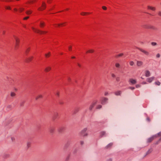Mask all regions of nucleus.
Returning <instances> with one entry per match:
<instances>
[{
	"instance_id": "obj_1",
	"label": "nucleus",
	"mask_w": 161,
	"mask_h": 161,
	"mask_svg": "<svg viewBox=\"0 0 161 161\" xmlns=\"http://www.w3.org/2000/svg\"><path fill=\"white\" fill-rule=\"evenodd\" d=\"M160 136H161V132H160L159 133H158L157 135H156L155 136H153L152 137L148 138L147 140V141L148 142H150L152 141L154 139L158 137H160ZM161 140V137L159 139V141H160Z\"/></svg>"
},
{
	"instance_id": "obj_2",
	"label": "nucleus",
	"mask_w": 161,
	"mask_h": 161,
	"mask_svg": "<svg viewBox=\"0 0 161 161\" xmlns=\"http://www.w3.org/2000/svg\"><path fill=\"white\" fill-rule=\"evenodd\" d=\"M31 28L34 32L41 34H44L47 33V32L46 31H41L39 30H37L33 27H32Z\"/></svg>"
},
{
	"instance_id": "obj_3",
	"label": "nucleus",
	"mask_w": 161,
	"mask_h": 161,
	"mask_svg": "<svg viewBox=\"0 0 161 161\" xmlns=\"http://www.w3.org/2000/svg\"><path fill=\"white\" fill-rule=\"evenodd\" d=\"M46 8V4L44 2H42V4L41 7L38 8V10L39 11H42L45 10Z\"/></svg>"
},
{
	"instance_id": "obj_4",
	"label": "nucleus",
	"mask_w": 161,
	"mask_h": 161,
	"mask_svg": "<svg viewBox=\"0 0 161 161\" xmlns=\"http://www.w3.org/2000/svg\"><path fill=\"white\" fill-rule=\"evenodd\" d=\"M14 39L15 40V48L17 49L19 46L20 40L16 36H14Z\"/></svg>"
},
{
	"instance_id": "obj_5",
	"label": "nucleus",
	"mask_w": 161,
	"mask_h": 161,
	"mask_svg": "<svg viewBox=\"0 0 161 161\" xmlns=\"http://www.w3.org/2000/svg\"><path fill=\"white\" fill-rule=\"evenodd\" d=\"M97 100H95L92 102V103L89 107V109L90 110H92V108L97 103Z\"/></svg>"
},
{
	"instance_id": "obj_6",
	"label": "nucleus",
	"mask_w": 161,
	"mask_h": 161,
	"mask_svg": "<svg viewBox=\"0 0 161 161\" xmlns=\"http://www.w3.org/2000/svg\"><path fill=\"white\" fill-rule=\"evenodd\" d=\"M108 100L107 98L102 97L100 99V101L102 104H104L107 102Z\"/></svg>"
},
{
	"instance_id": "obj_7",
	"label": "nucleus",
	"mask_w": 161,
	"mask_h": 161,
	"mask_svg": "<svg viewBox=\"0 0 161 161\" xmlns=\"http://www.w3.org/2000/svg\"><path fill=\"white\" fill-rule=\"evenodd\" d=\"M137 49L138 50H139L141 52L143 53H144L145 55L147 56H148L149 54V53L148 51L142 48H138Z\"/></svg>"
},
{
	"instance_id": "obj_8",
	"label": "nucleus",
	"mask_w": 161,
	"mask_h": 161,
	"mask_svg": "<svg viewBox=\"0 0 161 161\" xmlns=\"http://www.w3.org/2000/svg\"><path fill=\"white\" fill-rule=\"evenodd\" d=\"M66 22H64L59 24H54L53 25L54 27H62L65 25Z\"/></svg>"
},
{
	"instance_id": "obj_9",
	"label": "nucleus",
	"mask_w": 161,
	"mask_h": 161,
	"mask_svg": "<svg viewBox=\"0 0 161 161\" xmlns=\"http://www.w3.org/2000/svg\"><path fill=\"white\" fill-rule=\"evenodd\" d=\"M147 9L148 10H151L153 11H155L156 10L155 7L152 6L148 5L147 6Z\"/></svg>"
},
{
	"instance_id": "obj_10",
	"label": "nucleus",
	"mask_w": 161,
	"mask_h": 161,
	"mask_svg": "<svg viewBox=\"0 0 161 161\" xmlns=\"http://www.w3.org/2000/svg\"><path fill=\"white\" fill-rule=\"evenodd\" d=\"M87 130V129L86 128H84L80 133V135L82 136H85L87 135V133H86V131Z\"/></svg>"
},
{
	"instance_id": "obj_11",
	"label": "nucleus",
	"mask_w": 161,
	"mask_h": 161,
	"mask_svg": "<svg viewBox=\"0 0 161 161\" xmlns=\"http://www.w3.org/2000/svg\"><path fill=\"white\" fill-rule=\"evenodd\" d=\"M55 127L54 126H52L50 127L49 131L50 133H53L55 130Z\"/></svg>"
},
{
	"instance_id": "obj_12",
	"label": "nucleus",
	"mask_w": 161,
	"mask_h": 161,
	"mask_svg": "<svg viewBox=\"0 0 161 161\" xmlns=\"http://www.w3.org/2000/svg\"><path fill=\"white\" fill-rule=\"evenodd\" d=\"M129 82L132 84H134L136 83V80H134L132 78L130 79Z\"/></svg>"
},
{
	"instance_id": "obj_13",
	"label": "nucleus",
	"mask_w": 161,
	"mask_h": 161,
	"mask_svg": "<svg viewBox=\"0 0 161 161\" xmlns=\"http://www.w3.org/2000/svg\"><path fill=\"white\" fill-rule=\"evenodd\" d=\"M143 62L141 61H137L136 65L138 67H140L142 66L143 65Z\"/></svg>"
},
{
	"instance_id": "obj_14",
	"label": "nucleus",
	"mask_w": 161,
	"mask_h": 161,
	"mask_svg": "<svg viewBox=\"0 0 161 161\" xmlns=\"http://www.w3.org/2000/svg\"><path fill=\"white\" fill-rule=\"evenodd\" d=\"M65 129V128L64 127H61L58 129V131L59 132H62Z\"/></svg>"
},
{
	"instance_id": "obj_15",
	"label": "nucleus",
	"mask_w": 161,
	"mask_h": 161,
	"mask_svg": "<svg viewBox=\"0 0 161 161\" xmlns=\"http://www.w3.org/2000/svg\"><path fill=\"white\" fill-rule=\"evenodd\" d=\"M34 57L33 56H31L29 57L27 59V61L28 62L31 61L33 59Z\"/></svg>"
},
{
	"instance_id": "obj_16",
	"label": "nucleus",
	"mask_w": 161,
	"mask_h": 161,
	"mask_svg": "<svg viewBox=\"0 0 161 161\" xmlns=\"http://www.w3.org/2000/svg\"><path fill=\"white\" fill-rule=\"evenodd\" d=\"M123 55H124V54L123 53H119V54L116 55L115 56V57L116 58H119V57L122 56Z\"/></svg>"
},
{
	"instance_id": "obj_17",
	"label": "nucleus",
	"mask_w": 161,
	"mask_h": 161,
	"mask_svg": "<svg viewBox=\"0 0 161 161\" xmlns=\"http://www.w3.org/2000/svg\"><path fill=\"white\" fill-rule=\"evenodd\" d=\"M150 73L149 70H147L145 71V75L146 77H149L150 76Z\"/></svg>"
},
{
	"instance_id": "obj_18",
	"label": "nucleus",
	"mask_w": 161,
	"mask_h": 161,
	"mask_svg": "<svg viewBox=\"0 0 161 161\" xmlns=\"http://www.w3.org/2000/svg\"><path fill=\"white\" fill-rule=\"evenodd\" d=\"M51 68L50 67H47L45 68V71L46 72H48L51 70Z\"/></svg>"
},
{
	"instance_id": "obj_19",
	"label": "nucleus",
	"mask_w": 161,
	"mask_h": 161,
	"mask_svg": "<svg viewBox=\"0 0 161 161\" xmlns=\"http://www.w3.org/2000/svg\"><path fill=\"white\" fill-rule=\"evenodd\" d=\"M149 27H150L149 29H151L154 30H157V28L154 26L150 25Z\"/></svg>"
},
{
	"instance_id": "obj_20",
	"label": "nucleus",
	"mask_w": 161,
	"mask_h": 161,
	"mask_svg": "<svg viewBox=\"0 0 161 161\" xmlns=\"http://www.w3.org/2000/svg\"><path fill=\"white\" fill-rule=\"evenodd\" d=\"M90 13L87 12H82L80 13V14L82 16H86L90 14Z\"/></svg>"
},
{
	"instance_id": "obj_21",
	"label": "nucleus",
	"mask_w": 161,
	"mask_h": 161,
	"mask_svg": "<svg viewBox=\"0 0 161 161\" xmlns=\"http://www.w3.org/2000/svg\"><path fill=\"white\" fill-rule=\"evenodd\" d=\"M154 77H150L147 79V81L149 83L151 82L154 79Z\"/></svg>"
},
{
	"instance_id": "obj_22",
	"label": "nucleus",
	"mask_w": 161,
	"mask_h": 161,
	"mask_svg": "<svg viewBox=\"0 0 161 161\" xmlns=\"http://www.w3.org/2000/svg\"><path fill=\"white\" fill-rule=\"evenodd\" d=\"M32 11L31 10H27L25 12L26 14L27 15H29L32 14Z\"/></svg>"
},
{
	"instance_id": "obj_23",
	"label": "nucleus",
	"mask_w": 161,
	"mask_h": 161,
	"mask_svg": "<svg viewBox=\"0 0 161 161\" xmlns=\"http://www.w3.org/2000/svg\"><path fill=\"white\" fill-rule=\"evenodd\" d=\"M45 26V23L44 22L41 21L40 23V26L41 28H43Z\"/></svg>"
},
{
	"instance_id": "obj_24",
	"label": "nucleus",
	"mask_w": 161,
	"mask_h": 161,
	"mask_svg": "<svg viewBox=\"0 0 161 161\" xmlns=\"http://www.w3.org/2000/svg\"><path fill=\"white\" fill-rule=\"evenodd\" d=\"M31 50V48L30 47H29L27 48L25 51V53L26 55H27L29 53Z\"/></svg>"
},
{
	"instance_id": "obj_25",
	"label": "nucleus",
	"mask_w": 161,
	"mask_h": 161,
	"mask_svg": "<svg viewBox=\"0 0 161 161\" xmlns=\"http://www.w3.org/2000/svg\"><path fill=\"white\" fill-rule=\"evenodd\" d=\"M19 13H21L24 10V8L22 7H20L18 9Z\"/></svg>"
},
{
	"instance_id": "obj_26",
	"label": "nucleus",
	"mask_w": 161,
	"mask_h": 161,
	"mask_svg": "<svg viewBox=\"0 0 161 161\" xmlns=\"http://www.w3.org/2000/svg\"><path fill=\"white\" fill-rule=\"evenodd\" d=\"M42 97H43V96H42V95H39L37 96L36 97L35 99L36 100H37L38 99H39L42 98Z\"/></svg>"
},
{
	"instance_id": "obj_27",
	"label": "nucleus",
	"mask_w": 161,
	"mask_h": 161,
	"mask_svg": "<svg viewBox=\"0 0 161 161\" xmlns=\"http://www.w3.org/2000/svg\"><path fill=\"white\" fill-rule=\"evenodd\" d=\"M121 91H117L115 92V94L117 96L120 95L121 94Z\"/></svg>"
},
{
	"instance_id": "obj_28",
	"label": "nucleus",
	"mask_w": 161,
	"mask_h": 161,
	"mask_svg": "<svg viewBox=\"0 0 161 161\" xmlns=\"http://www.w3.org/2000/svg\"><path fill=\"white\" fill-rule=\"evenodd\" d=\"M50 52H49L47 53H46L45 54V56L46 58H48L50 56Z\"/></svg>"
},
{
	"instance_id": "obj_29",
	"label": "nucleus",
	"mask_w": 161,
	"mask_h": 161,
	"mask_svg": "<svg viewBox=\"0 0 161 161\" xmlns=\"http://www.w3.org/2000/svg\"><path fill=\"white\" fill-rule=\"evenodd\" d=\"M150 25H143V27L146 29H149Z\"/></svg>"
},
{
	"instance_id": "obj_30",
	"label": "nucleus",
	"mask_w": 161,
	"mask_h": 161,
	"mask_svg": "<svg viewBox=\"0 0 161 161\" xmlns=\"http://www.w3.org/2000/svg\"><path fill=\"white\" fill-rule=\"evenodd\" d=\"M58 116V113H56L53 117V120H54L57 118V116Z\"/></svg>"
},
{
	"instance_id": "obj_31",
	"label": "nucleus",
	"mask_w": 161,
	"mask_h": 161,
	"mask_svg": "<svg viewBox=\"0 0 161 161\" xmlns=\"http://www.w3.org/2000/svg\"><path fill=\"white\" fill-rule=\"evenodd\" d=\"M115 66L117 68H119L120 67V65L119 64V63H116L115 64Z\"/></svg>"
},
{
	"instance_id": "obj_32",
	"label": "nucleus",
	"mask_w": 161,
	"mask_h": 161,
	"mask_svg": "<svg viewBox=\"0 0 161 161\" xmlns=\"http://www.w3.org/2000/svg\"><path fill=\"white\" fill-rule=\"evenodd\" d=\"M93 52L94 50H90L87 51L86 52V53H93Z\"/></svg>"
},
{
	"instance_id": "obj_33",
	"label": "nucleus",
	"mask_w": 161,
	"mask_h": 161,
	"mask_svg": "<svg viewBox=\"0 0 161 161\" xmlns=\"http://www.w3.org/2000/svg\"><path fill=\"white\" fill-rule=\"evenodd\" d=\"M105 134V132L104 131H102L100 133L101 137H102Z\"/></svg>"
},
{
	"instance_id": "obj_34",
	"label": "nucleus",
	"mask_w": 161,
	"mask_h": 161,
	"mask_svg": "<svg viewBox=\"0 0 161 161\" xmlns=\"http://www.w3.org/2000/svg\"><path fill=\"white\" fill-rule=\"evenodd\" d=\"M25 103V100H23L20 103V105L21 106H23L24 105V103Z\"/></svg>"
},
{
	"instance_id": "obj_35",
	"label": "nucleus",
	"mask_w": 161,
	"mask_h": 161,
	"mask_svg": "<svg viewBox=\"0 0 161 161\" xmlns=\"http://www.w3.org/2000/svg\"><path fill=\"white\" fill-rule=\"evenodd\" d=\"M102 107V106L101 105L99 104L96 107V109H100Z\"/></svg>"
},
{
	"instance_id": "obj_36",
	"label": "nucleus",
	"mask_w": 161,
	"mask_h": 161,
	"mask_svg": "<svg viewBox=\"0 0 161 161\" xmlns=\"http://www.w3.org/2000/svg\"><path fill=\"white\" fill-rule=\"evenodd\" d=\"M31 143L30 142H28L27 144V147L29 148L30 147V146H31Z\"/></svg>"
},
{
	"instance_id": "obj_37",
	"label": "nucleus",
	"mask_w": 161,
	"mask_h": 161,
	"mask_svg": "<svg viewBox=\"0 0 161 161\" xmlns=\"http://www.w3.org/2000/svg\"><path fill=\"white\" fill-rule=\"evenodd\" d=\"M37 1L36 0H32L30 2V3H31V4H32L34 3H36Z\"/></svg>"
},
{
	"instance_id": "obj_38",
	"label": "nucleus",
	"mask_w": 161,
	"mask_h": 161,
	"mask_svg": "<svg viewBox=\"0 0 161 161\" xmlns=\"http://www.w3.org/2000/svg\"><path fill=\"white\" fill-rule=\"evenodd\" d=\"M113 145L112 143H110L108 144L106 147L107 148L111 147Z\"/></svg>"
},
{
	"instance_id": "obj_39",
	"label": "nucleus",
	"mask_w": 161,
	"mask_h": 161,
	"mask_svg": "<svg viewBox=\"0 0 161 161\" xmlns=\"http://www.w3.org/2000/svg\"><path fill=\"white\" fill-rule=\"evenodd\" d=\"M152 151V149L151 148L147 152V154H148L151 153Z\"/></svg>"
},
{
	"instance_id": "obj_40",
	"label": "nucleus",
	"mask_w": 161,
	"mask_h": 161,
	"mask_svg": "<svg viewBox=\"0 0 161 161\" xmlns=\"http://www.w3.org/2000/svg\"><path fill=\"white\" fill-rule=\"evenodd\" d=\"M134 64V63L133 61H131L129 62V64L131 66H133Z\"/></svg>"
},
{
	"instance_id": "obj_41",
	"label": "nucleus",
	"mask_w": 161,
	"mask_h": 161,
	"mask_svg": "<svg viewBox=\"0 0 161 161\" xmlns=\"http://www.w3.org/2000/svg\"><path fill=\"white\" fill-rule=\"evenodd\" d=\"M10 95L11 97H14L15 96L16 94L14 92H12L11 93Z\"/></svg>"
},
{
	"instance_id": "obj_42",
	"label": "nucleus",
	"mask_w": 161,
	"mask_h": 161,
	"mask_svg": "<svg viewBox=\"0 0 161 161\" xmlns=\"http://www.w3.org/2000/svg\"><path fill=\"white\" fill-rule=\"evenodd\" d=\"M5 8L7 9L8 10H11V7L9 6H6L5 7Z\"/></svg>"
},
{
	"instance_id": "obj_43",
	"label": "nucleus",
	"mask_w": 161,
	"mask_h": 161,
	"mask_svg": "<svg viewBox=\"0 0 161 161\" xmlns=\"http://www.w3.org/2000/svg\"><path fill=\"white\" fill-rule=\"evenodd\" d=\"M155 84L159 86L160 85V82L159 81H156L155 82Z\"/></svg>"
},
{
	"instance_id": "obj_44",
	"label": "nucleus",
	"mask_w": 161,
	"mask_h": 161,
	"mask_svg": "<svg viewBox=\"0 0 161 161\" xmlns=\"http://www.w3.org/2000/svg\"><path fill=\"white\" fill-rule=\"evenodd\" d=\"M6 1L8 2H14V0H6Z\"/></svg>"
},
{
	"instance_id": "obj_45",
	"label": "nucleus",
	"mask_w": 161,
	"mask_h": 161,
	"mask_svg": "<svg viewBox=\"0 0 161 161\" xmlns=\"http://www.w3.org/2000/svg\"><path fill=\"white\" fill-rule=\"evenodd\" d=\"M151 44L152 45H153V46H154L157 45V43H156L155 42H152L151 43Z\"/></svg>"
},
{
	"instance_id": "obj_46",
	"label": "nucleus",
	"mask_w": 161,
	"mask_h": 161,
	"mask_svg": "<svg viewBox=\"0 0 161 161\" xmlns=\"http://www.w3.org/2000/svg\"><path fill=\"white\" fill-rule=\"evenodd\" d=\"M29 18V16H27V17H25L23 18V20H26L27 19H28Z\"/></svg>"
},
{
	"instance_id": "obj_47",
	"label": "nucleus",
	"mask_w": 161,
	"mask_h": 161,
	"mask_svg": "<svg viewBox=\"0 0 161 161\" xmlns=\"http://www.w3.org/2000/svg\"><path fill=\"white\" fill-rule=\"evenodd\" d=\"M53 0H47V2L48 3H51Z\"/></svg>"
},
{
	"instance_id": "obj_48",
	"label": "nucleus",
	"mask_w": 161,
	"mask_h": 161,
	"mask_svg": "<svg viewBox=\"0 0 161 161\" xmlns=\"http://www.w3.org/2000/svg\"><path fill=\"white\" fill-rule=\"evenodd\" d=\"M54 6H53L51 8H49L48 10L49 11L52 10H53L54 9Z\"/></svg>"
},
{
	"instance_id": "obj_49",
	"label": "nucleus",
	"mask_w": 161,
	"mask_h": 161,
	"mask_svg": "<svg viewBox=\"0 0 161 161\" xmlns=\"http://www.w3.org/2000/svg\"><path fill=\"white\" fill-rule=\"evenodd\" d=\"M102 8L104 10H106L107 9V7L104 6L102 7Z\"/></svg>"
},
{
	"instance_id": "obj_50",
	"label": "nucleus",
	"mask_w": 161,
	"mask_h": 161,
	"mask_svg": "<svg viewBox=\"0 0 161 161\" xmlns=\"http://www.w3.org/2000/svg\"><path fill=\"white\" fill-rule=\"evenodd\" d=\"M77 65L80 68H81V65L80 64H79V63H78L77 64Z\"/></svg>"
},
{
	"instance_id": "obj_51",
	"label": "nucleus",
	"mask_w": 161,
	"mask_h": 161,
	"mask_svg": "<svg viewBox=\"0 0 161 161\" xmlns=\"http://www.w3.org/2000/svg\"><path fill=\"white\" fill-rule=\"evenodd\" d=\"M116 80L117 81H119L120 80V78L119 77H117L116 78Z\"/></svg>"
},
{
	"instance_id": "obj_52",
	"label": "nucleus",
	"mask_w": 161,
	"mask_h": 161,
	"mask_svg": "<svg viewBox=\"0 0 161 161\" xmlns=\"http://www.w3.org/2000/svg\"><path fill=\"white\" fill-rule=\"evenodd\" d=\"M80 109V108H77L75 109V111H76V112L78 111Z\"/></svg>"
},
{
	"instance_id": "obj_53",
	"label": "nucleus",
	"mask_w": 161,
	"mask_h": 161,
	"mask_svg": "<svg viewBox=\"0 0 161 161\" xmlns=\"http://www.w3.org/2000/svg\"><path fill=\"white\" fill-rule=\"evenodd\" d=\"M56 96L58 97L59 95V92H57V93L56 94Z\"/></svg>"
},
{
	"instance_id": "obj_54",
	"label": "nucleus",
	"mask_w": 161,
	"mask_h": 161,
	"mask_svg": "<svg viewBox=\"0 0 161 161\" xmlns=\"http://www.w3.org/2000/svg\"><path fill=\"white\" fill-rule=\"evenodd\" d=\"M136 88H138L141 86V85H140L137 84L136 85Z\"/></svg>"
},
{
	"instance_id": "obj_55",
	"label": "nucleus",
	"mask_w": 161,
	"mask_h": 161,
	"mask_svg": "<svg viewBox=\"0 0 161 161\" xmlns=\"http://www.w3.org/2000/svg\"><path fill=\"white\" fill-rule=\"evenodd\" d=\"M158 14L159 16H161V11H159L158 13Z\"/></svg>"
},
{
	"instance_id": "obj_56",
	"label": "nucleus",
	"mask_w": 161,
	"mask_h": 161,
	"mask_svg": "<svg viewBox=\"0 0 161 161\" xmlns=\"http://www.w3.org/2000/svg\"><path fill=\"white\" fill-rule=\"evenodd\" d=\"M160 57V55L159 53H158L157 55H156V57L157 58H159V57Z\"/></svg>"
},
{
	"instance_id": "obj_57",
	"label": "nucleus",
	"mask_w": 161,
	"mask_h": 161,
	"mask_svg": "<svg viewBox=\"0 0 161 161\" xmlns=\"http://www.w3.org/2000/svg\"><path fill=\"white\" fill-rule=\"evenodd\" d=\"M129 88L132 90H133L135 89V87H129Z\"/></svg>"
},
{
	"instance_id": "obj_58",
	"label": "nucleus",
	"mask_w": 161,
	"mask_h": 161,
	"mask_svg": "<svg viewBox=\"0 0 161 161\" xmlns=\"http://www.w3.org/2000/svg\"><path fill=\"white\" fill-rule=\"evenodd\" d=\"M72 50V47L70 46L69 47V51H71Z\"/></svg>"
},
{
	"instance_id": "obj_59",
	"label": "nucleus",
	"mask_w": 161,
	"mask_h": 161,
	"mask_svg": "<svg viewBox=\"0 0 161 161\" xmlns=\"http://www.w3.org/2000/svg\"><path fill=\"white\" fill-rule=\"evenodd\" d=\"M111 76L113 77H115V75L114 74H112L111 75Z\"/></svg>"
},
{
	"instance_id": "obj_60",
	"label": "nucleus",
	"mask_w": 161,
	"mask_h": 161,
	"mask_svg": "<svg viewBox=\"0 0 161 161\" xmlns=\"http://www.w3.org/2000/svg\"><path fill=\"white\" fill-rule=\"evenodd\" d=\"M14 10L15 12H17L18 9L16 8H14Z\"/></svg>"
},
{
	"instance_id": "obj_61",
	"label": "nucleus",
	"mask_w": 161,
	"mask_h": 161,
	"mask_svg": "<svg viewBox=\"0 0 161 161\" xmlns=\"http://www.w3.org/2000/svg\"><path fill=\"white\" fill-rule=\"evenodd\" d=\"M108 94V92H105V93H104V95L105 96L107 95Z\"/></svg>"
},
{
	"instance_id": "obj_62",
	"label": "nucleus",
	"mask_w": 161,
	"mask_h": 161,
	"mask_svg": "<svg viewBox=\"0 0 161 161\" xmlns=\"http://www.w3.org/2000/svg\"><path fill=\"white\" fill-rule=\"evenodd\" d=\"M147 120L149 122L150 121V118L149 117H147Z\"/></svg>"
},
{
	"instance_id": "obj_63",
	"label": "nucleus",
	"mask_w": 161,
	"mask_h": 161,
	"mask_svg": "<svg viewBox=\"0 0 161 161\" xmlns=\"http://www.w3.org/2000/svg\"><path fill=\"white\" fill-rule=\"evenodd\" d=\"M23 27L24 28H26V25H23Z\"/></svg>"
},
{
	"instance_id": "obj_64",
	"label": "nucleus",
	"mask_w": 161,
	"mask_h": 161,
	"mask_svg": "<svg viewBox=\"0 0 161 161\" xmlns=\"http://www.w3.org/2000/svg\"><path fill=\"white\" fill-rule=\"evenodd\" d=\"M5 33V31H3V35H4Z\"/></svg>"
}]
</instances>
